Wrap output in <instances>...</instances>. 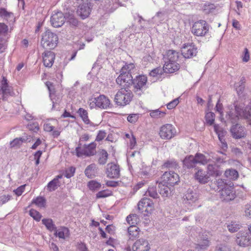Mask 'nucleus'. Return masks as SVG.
Listing matches in <instances>:
<instances>
[{
	"label": "nucleus",
	"mask_w": 251,
	"mask_h": 251,
	"mask_svg": "<svg viewBox=\"0 0 251 251\" xmlns=\"http://www.w3.org/2000/svg\"><path fill=\"white\" fill-rule=\"evenodd\" d=\"M163 60L164 65L162 68L166 74L173 73V50H168L164 55Z\"/></svg>",
	"instance_id": "12"
},
{
	"label": "nucleus",
	"mask_w": 251,
	"mask_h": 251,
	"mask_svg": "<svg viewBox=\"0 0 251 251\" xmlns=\"http://www.w3.org/2000/svg\"><path fill=\"white\" fill-rule=\"evenodd\" d=\"M245 214L248 218L251 219V203L245 205Z\"/></svg>",
	"instance_id": "58"
},
{
	"label": "nucleus",
	"mask_w": 251,
	"mask_h": 251,
	"mask_svg": "<svg viewBox=\"0 0 251 251\" xmlns=\"http://www.w3.org/2000/svg\"><path fill=\"white\" fill-rule=\"evenodd\" d=\"M152 205L153 203L150 199L144 198L138 202V209L141 212L144 211L148 212L149 208L151 210Z\"/></svg>",
	"instance_id": "21"
},
{
	"label": "nucleus",
	"mask_w": 251,
	"mask_h": 251,
	"mask_svg": "<svg viewBox=\"0 0 251 251\" xmlns=\"http://www.w3.org/2000/svg\"><path fill=\"white\" fill-rule=\"evenodd\" d=\"M96 144L92 142L89 145H85L83 148L77 147L75 149L76 155L78 157L83 156H90L94 155L96 152Z\"/></svg>",
	"instance_id": "8"
},
{
	"label": "nucleus",
	"mask_w": 251,
	"mask_h": 251,
	"mask_svg": "<svg viewBox=\"0 0 251 251\" xmlns=\"http://www.w3.org/2000/svg\"><path fill=\"white\" fill-rule=\"evenodd\" d=\"M220 193L221 199L227 202L233 200L236 197L234 188L232 186L225 185Z\"/></svg>",
	"instance_id": "9"
},
{
	"label": "nucleus",
	"mask_w": 251,
	"mask_h": 251,
	"mask_svg": "<svg viewBox=\"0 0 251 251\" xmlns=\"http://www.w3.org/2000/svg\"><path fill=\"white\" fill-rule=\"evenodd\" d=\"M98 168L95 163L88 165L84 171L85 176L89 178H92L95 177L98 173Z\"/></svg>",
	"instance_id": "27"
},
{
	"label": "nucleus",
	"mask_w": 251,
	"mask_h": 251,
	"mask_svg": "<svg viewBox=\"0 0 251 251\" xmlns=\"http://www.w3.org/2000/svg\"><path fill=\"white\" fill-rule=\"evenodd\" d=\"M77 113L81 117L83 122L86 124H89L90 123V121L88 118V112L87 110L82 108H79L77 111Z\"/></svg>",
	"instance_id": "37"
},
{
	"label": "nucleus",
	"mask_w": 251,
	"mask_h": 251,
	"mask_svg": "<svg viewBox=\"0 0 251 251\" xmlns=\"http://www.w3.org/2000/svg\"><path fill=\"white\" fill-rule=\"evenodd\" d=\"M215 110L216 112H218L220 114V119L221 122H223L224 120V112H223V106L222 103L220 102V100L219 99L216 103Z\"/></svg>",
	"instance_id": "43"
},
{
	"label": "nucleus",
	"mask_w": 251,
	"mask_h": 251,
	"mask_svg": "<svg viewBox=\"0 0 251 251\" xmlns=\"http://www.w3.org/2000/svg\"><path fill=\"white\" fill-rule=\"evenodd\" d=\"M77 248L79 251H88L86 245L84 243H78L77 245Z\"/></svg>",
	"instance_id": "62"
},
{
	"label": "nucleus",
	"mask_w": 251,
	"mask_h": 251,
	"mask_svg": "<svg viewBox=\"0 0 251 251\" xmlns=\"http://www.w3.org/2000/svg\"><path fill=\"white\" fill-rule=\"evenodd\" d=\"M77 3L79 4L77 9V14L79 15L81 19H85L87 18L91 11L92 8L91 5L88 2H83L81 3L84 0H76Z\"/></svg>",
	"instance_id": "10"
},
{
	"label": "nucleus",
	"mask_w": 251,
	"mask_h": 251,
	"mask_svg": "<svg viewBox=\"0 0 251 251\" xmlns=\"http://www.w3.org/2000/svg\"><path fill=\"white\" fill-rule=\"evenodd\" d=\"M250 59V54L247 48L244 49V55L242 57L243 62H247Z\"/></svg>",
	"instance_id": "63"
},
{
	"label": "nucleus",
	"mask_w": 251,
	"mask_h": 251,
	"mask_svg": "<svg viewBox=\"0 0 251 251\" xmlns=\"http://www.w3.org/2000/svg\"><path fill=\"white\" fill-rule=\"evenodd\" d=\"M42 222L50 231H54L57 228L51 219H43Z\"/></svg>",
	"instance_id": "36"
},
{
	"label": "nucleus",
	"mask_w": 251,
	"mask_h": 251,
	"mask_svg": "<svg viewBox=\"0 0 251 251\" xmlns=\"http://www.w3.org/2000/svg\"><path fill=\"white\" fill-rule=\"evenodd\" d=\"M163 70L160 67H157L152 69L149 73V75L152 77L155 80L161 78L162 75L164 74Z\"/></svg>",
	"instance_id": "31"
},
{
	"label": "nucleus",
	"mask_w": 251,
	"mask_h": 251,
	"mask_svg": "<svg viewBox=\"0 0 251 251\" xmlns=\"http://www.w3.org/2000/svg\"><path fill=\"white\" fill-rule=\"evenodd\" d=\"M171 171L165 172L161 177L162 181L159 183H163L168 185H172V178H173L172 174Z\"/></svg>",
	"instance_id": "35"
},
{
	"label": "nucleus",
	"mask_w": 251,
	"mask_h": 251,
	"mask_svg": "<svg viewBox=\"0 0 251 251\" xmlns=\"http://www.w3.org/2000/svg\"><path fill=\"white\" fill-rule=\"evenodd\" d=\"M223 170L220 165L214 163L207 166V175L210 176L218 177L222 175Z\"/></svg>",
	"instance_id": "15"
},
{
	"label": "nucleus",
	"mask_w": 251,
	"mask_h": 251,
	"mask_svg": "<svg viewBox=\"0 0 251 251\" xmlns=\"http://www.w3.org/2000/svg\"><path fill=\"white\" fill-rule=\"evenodd\" d=\"M209 246V240L204 239L199 243L196 244L195 248L200 251H204Z\"/></svg>",
	"instance_id": "41"
},
{
	"label": "nucleus",
	"mask_w": 251,
	"mask_h": 251,
	"mask_svg": "<svg viewBox=\"0 0 251 251\" xmlns=\"http://www.w3.org/2000/svg\"><path fill=\"white\" fill-rule=\"evenodd\" d=\"M60 186L59 181L56 179H52L50 181L47 186V189L50 192L55 191Z\"/></svg>",
	"instance_id": "40"
},
{
	"label": "nucleus",
	"mask_w": 251,
	"mask_h": 251,
	"mask_svg": "<svg viewBox=\"0 0 251 251\" xmlns=\"http://www.w3.org/2000/svg\"><path fill=\"white\" fill-rule=\"evenodd\" d=\"M207 110H206V113L205 115V119L206 123L209 126H212L214 125L215 119V115L212 112H207Z\"/></svg>",
	"instance_id": "38"
},
{
	"label": "nucleus",
	"mask_w": 251,
	"mask_h": 251,
	"mask_svg": "<svg viewBox=\"0 0 251 251\" xmlns=\"http://www.w3.org/2000/svg\"><path fill=\"white\" fill-rule=\"evenodd\" d=\"M234 88L238 96H241L245 89V84H240V83H235Z\"/></svg>",
	"instance_id": "53"
},
{
	"label": "nucleus",
	"mask_w": 251,
	"mask_h": 251,
	"mask_svg": "<svg viewBox=\"0 0 251 251\" xmlns=\"http://www.w3.org/2000/svg\"><path fill=\"white\" fill-rule=\"evenodd\" d=\"M13 16V14L12 13L7 11L4 8H0V17L8 20Z\"/></svg>",
	"instance_id": "48"
},
{
	"label": "nucleus",
	"mask_w": 251,
	"mask_h": 251,
	"mask_svg": "<svg viewBox=\"0 0 251 251\" xmlns=\"http://www.w3.org/2000/svg\"><path fill=\"white\" fill-rule=\"evenodd\" d=\"M148 78L145 75H139L133 79V91L138 96H141L147 89Z\"/></svg>",
	"instance_id": "4"
},
{
	"label": "nucleus",
	"mask_w": 251,
	"mask_h": 251,
	"mask_svg": "<svg viewBox=\"0 0 251 251\" xmlns=\"http://www.w3.org/2000/svg\"><path fill=\"white\" fill-rule=\"evenodd\" d=\"M106 174L108 177L111 178H117L120 176V168L119 166L114 163H109L107 165Z\"/></svg>",
	"instance_id": "18"
},
{
	"label": "nucleus",
	"mask_w": 251,
	"mask_h": 251,
	"mask_svg": "<svg viewBox=\"0 0 251 251\" xmlns=\"http://www.w3.org/2000/svg\"><path fill=\"white\" fill-rule=\"evenodd\" d=\"M54 235L59 237L60 239H65L66 237H68L70 235V231L68 228L62 226L57 229L54 231Z\"/></svg>",
	"instance_id": "30"
},
{
	"label": "nucleus",
	"mask_w": 251,
	"mask_h": 251,
	"mask_svg": "<svg viewBox=\"0 0 251 251\" xmlns=\"http://www.w3.org/2000/svg\"><path fill=\"white\" fill-rule=\"evenodd\" d=\"M1 87L0 89V98L3 100H6L9 96H11L12 92L11 88L8 85L7 79L5 77H3L1 83Z\"/></svg>",
	"instance_id": "17"
},
{
	"label": "nucleus",
	"mask_w": 251,
	"mask_h": 251,
	"mask_svg": "<svg viewBox=\"0 0 251 251\" xmlns=\"http://www.w3.org/2000/svg\"><path fill=\"white\" fill-rule=\"evenodd\" d=\"M230 132L235 139H242L246 136L245 127L238 124L233 125L230 127Z\"/></svg>",
	"instance_id": "13"
},
{
	"label": "nucleus",
	"mask_w": 251,
	"mask_h": 251,
	"mask_svg": "<svg viewBox=\"0 0 251 251\" xmlns=\"http://www.w3.org/2000/svg\"><path fill=\"white\" fill-rule=\"evenodd\" d=\"M146 196H149L153 199H157L159 198L156 190V187L152 186L148 188V191L146 193Z\"/></svg>",
	"instance_id": "45"
},
{
	"label": "nucleus",
	"mask_w": 251,
	"mask_h": 251,
	"mask_svg": "<svg viewBox=\"0 0 251 251\" xmlns=\"http://www.w3.org/2000/svg\"><path fill=\"white\" fill-rule=\"evenodd\" d=\"M193 156L195 159L196 160L197 164L204 165L210 161V159H207L206 157L201 153L197 152Z\"/></svg>",
	"instance_id": "32"
},
{
	"label": "nucleus",
	"mask_w": 251,
	"mask_h": 251,
	"mask_svg": "<svg viewBox=\"0 0 251 251\" xmlns=\"http://www.w3.org/2000/svg\"><path fill=\"white\" fill-rule=\"evenodd\" d=\"M88 186L90 190L95 191L100 188L101 184L96 180H91L88 182Z\"/></svg>",
	"instance_id": "46"
},
{
	"label": "nucleus",
	"mask_w": 251,
	"mask_h": 251,
	"mask_svg": "<svg viewBox=\"0 0 251 251\" xmlns=\"http://www.w3.org/2000/svg\"><path fill=\"white\" fill-rule=\"evenodd\" d=\"M240 226L239 224H235L232 223L230 225L228 226V230L231 232L237 231L240 228Z\"/></svg>",
	"instance_id": "56"
},
{
	"label": "nucleus",
	"mask_w": 251,
	"mask_h": 251,
	"mask_svg": "<svg viewBox=\"0 0 251 251\" xmlns=\"http://www.w3.org/2000/svg\"><path fill=\"white\" fill-rule=\"evenodd\" d=\"M111 195V193L107 190H102L96 194L97 199L104 198Z\"/></svg>",
	"instance_id": "54"
},
{
	"label": "nucleus",
	"mask_w": 251,
	"mask_h": 251,
	"mask_svg": "<svg viewBox=\"0 0 251 251\" xmlns=\"http://www.w3.org/2000/svg\"><path fill=\"white\" fill-rule=\"evenodd\" d=\"M176 57H177V59L179 57L178 52L174 50V73L178 71L180 68L179 63L177 62L178 61L177 59L175 60Z\"/></svg>",
	"instance_id": "50"
},
{
	"label": "nucleus",
	"mask_w": 251,
	"mask_h": 251,
	"mask_svg": "<svg viewBox=\"0 0 251 251\" xmlns=\"http://www.w3.org/2000/svg\"><path fill=\"white\" fill-rule=\"evenodd\" d=\"M88 104L91 108L98 107L105 109L109 107L110 104L109 99L104 95H100L98 97L93 96L89 99Z\"/></svg>",
	"instance_id": "5"
},
{
	"label": "nucleus",
	"mask_w": 251,
	"mask_h": 251,
	"mask_svg": "<svg viewBox=\"0 0 251 251\" xmlns=\"http://www.w3.org/2000/svg\"><path fill=\"white\" fill-rule=\"evenodd\" d=\"M8 30L7 25L4 23H0V34L7 33Z\"/></svg>",
	"instance_id": "61"
},
{
	"label": "nucleus",
	"mask_w": 251,
	"mask_h": 251,
	"mask_svg": "<svg viewBox=\"0 0 251 251\" xmlns=\"http://www.w3.org/2000/svg\"><path fill=\"white\" fill-rule=\"evenodd\" d=\"M182 58H190L196 55L197 48L193 42L186 43L182 45L181 48Z\"/></svg>",
	"instance_id": "7"
},
{
	"label": "nucleus",
	"mask_w": 251,
	"mask_h": 251,
	"mask_svg": "<svg viewBox=\"0 0 251 251\" xmlns=\"http://www.w3.org/2000/svg\"><path fill=\"white\" fill-rule=\"evenodd\" d=\"M225 176L231 180H235L239 177V173L235 169H229L225 172Z\"/></svg>",
	"instance_id": "34"
},
{
	"label": "nucleus",
	"mask_w": 251,
	"mask_h": 251,
	"mask_svg": "<svg viewBox=\"0 0 251 251\" xmlns=\"http://www.w3.org/2000/svg\"><path fill=\"white\" fill-rule=\"evenodd\" d=\"M11 198V196L9 195H2L0 196V206L8 201Z\"/></svg>",
	"instance_id": "59"
},
{
	"label": "nucleus",
	"mask_w": 251,
	"mask_h": 251,
	"mask_svg": "<svg viewBox=\"0 0 251 251\" xmlns=\"http://www.w3.org/2000/svg\"><path fill=\"white\" fill-rule=\"evenodd\" d=\"M27 128L29 130L37 132L39 129V125L37 122L30 123L27 125Z\"/></svg>",
	"instance_id": "55"
},
{
	"label": "nucleus",
	"mask_w": 251,
	"mask_h": 251,
	"mask_svg": "<svg viewBox=\"0 0 251 251\" xmlns=\"http://www.w3.org/2000/svg\"><path fill=\"white\" fill-rule=\"evenodd\" d=\"M234 111L238 117L241 116L242 114L245 117V114L247 115L248 114V112L243 110V108L240 105L237 104L234 106Z\"/></svg>",
	"instance_id": "51"
},
{
	"label": "nucleus",
	"mask_w": 251,
	"mask_h": 251,
	"mask_svg": "<svg viewBox=\"0 0 251 251\" xmlns=\"http://www.w3.org/2000/svg\"><path fill=\"white\" fill-rule=\"evenodd\" d=\"M209 26L204 20H200L194 23L191 28L192 33L197 36H204L208 32Z\"/></svg>",
	"instance_id": "6"
},
{
	"label": "nucleus",
	"mask_w": 251,
	"mask_h": 251,
	"mask_svg": "<svg viewBox=\"0 0 251 251\" xmlns=\"http://www.w3.org/2000/svg\"><path fill=\"white\" fill-rule=\"evenodd\" d=\"M126 220L130 226H132V225L135 226L139 222V218L135 214L129 215Z\"/></svg>",
	"instance_id": "42"
},
{
	"label": "nucleus",
	"mask_w": 251,
	"mask_h": 251,
	"mask_svg": "<svg viewBox=\"0 0 251 251\" xmlns=\"http://www.w3.org/2000/svg\"><path fill=\"white\" fill-rule=\"evenodd\" d=\"M138 117L137 114H132L127 117V121L131 123H135L138 120Z\"/></svg>",
	"instance_id": "60"
},
{
	"label": "nucleus",
	"mask_w": 251,
	"mask_h": 251,
	"mask_svg": "<svg viewBox=\"0 0 251 251\" xmlns=\"http://www.w3.org/2000/svg\"><path fill=\"white\" fill-rule=\"evenodd\" d=\"M165 114V112L161 111L159 109L152 110L150 112V116L152 118L157 119L164 117Z\"/></svg>",
	"instance_id": "47"
},
{
	"label": "nucleus",
	"mask_w": 251,
	"mask_h": 251,
	"mask_svg": "<svg viewBox=\"0 0 251 251\" xmlns=\"http://www.w3.org/2000/svg\"><path fill=\"white\" fill-rule=\"evenodd\" d=\"M58 40V36L56 34L47 30L43 34L41 44L45 49L52 50L56 47Z\"/></svg>",
	"instance_id": "2"
},
{
	"label": "nucleus",
	"mask_w": 251,
	"mask_h": 251,
	"mask_svg": "<svg viewBox=\"0 0 251 251\" xmlns=\"http://www.w3.org/2000/svg\"><path fill=\"white\" fill-rule=\"evenodd\" d=\"M65 17L61 12H55L50 18L51 25L54 27H61L65 22Z\"/></svg>",
	"instance_id": "14"
},
{
	"label": "nucleus",
	"mask_w": 251,
	"mask_h": 251,
	"mask_svg": "<svg viewBox=\"0 0 251 251\" xmlns=\"http://www.w3.org/2000/svg\"><path fill=\"white\" fill-rule=\"evenodd\" d=\"M56 123V120H53L46 122L44 125V130L46 132H52L51 135L54 138L59 136L60 133L58 130L54 129V125Z\"/></svg>",
	"instance_id": "19"
},
{
	"label": "nucleus",
	"mask_w": 251,
	"mask_h": 251,
	"mask_svg": "<svg viewBox=\"0 0 251 251\" xmlns=\"http://www.w3.org/2000/svg\"><path fill=\"white\" fill-rule=\"evenodd\" d=\"M183 167L185 169H191L195 168L197 165L196 160L195 159L193 155H187L184 158L183 161Z\"/></svg>",
	"instance_id": "26"
},
{
	"label": "nucleus",
	"mask_w": 251,
	"mask_h": 251,
	"mask_svg": "<svg viewBox=\"0 0 251 251\" xmlns=\"http://www.w3.org/2000/svg\"><path fill=\"white\" fill-rule=\"evenodd\" d=\"M132 93L128 89L122 88L116 93L114 101L119 106H125L128 104L132 99Z\"/></svg>",
	"instance_id": "3"
},
{
	"label": "nucleus",
	"mask_w": 251,
	"mask_h": 251,
	"mask_svg": "<svg viewBox=\"0 0 251 251\" xmlns=\"http://www.w3.org/2000/svg\"><path fill=\"white\" fill-rule=\"evenodd\" d=\"M150 249L148 241L143 238L136 240L132 246L133 251H149Z\"/></svg>",
	"instance_id": "16"
},
{
	"label": "nucleus",
	"mask_w": 251,
	"mask_h": 251,
	"mask_svg": "<svg viewBox=\"0 0 251 251\" xmlns=\"http://www.w3.org/2000/svg\"><path fill=\"white\" fill-rule=\"evenodd\" d=\"M239 119V117L234 112L233 109H229L226 112L225 119L224 118L223 122L230 123L234 125L237 124Z\"/></svg>",
	"instance_id": "25"
},
{
	"label": "nucleus",
	"mask_w": 251,
	"mask_h": 251,
	"mask_svg": "<svg viewBox=\"0 0 251 251\" xmlns=\"http://www.w3.org/2000/svg\"><path fill=\"white\" fill-rule=\"evenodd\" d=\"M25 189V185H22L20 187H19L17 189L15 190L14 192H15V194L17 195L18 196H20L22 195Z\"/></svg>",
	"instance_id": "64"
},
{
	"label": "nucleus",
	"mask_w": 251,
	"mask_h": 251,
	"mask_svg": "<svg viewBox=\"0 0 251 251\" xmlns=\"http://www.w3.org/2000/svg\"><path fill=\"white\" fill-rule=\"evenodd\" d=\"M236 242L237 244L243 247L251 245V235L245 231H240L237 234Z\"/></svg>",
	"instance_id": "11"
},
{
	"label": "nucleus",
	"mask_w": 251,
	"mask_h": 251,
	"mask_svg": "<svg viewBox=\"0 0 251 251\" xmlns=\"http://www.w3.org/2000/svg\"><path fill=\"white\" fill-rule=\"evenodd\" d=\"M29 215L31 217H32L35 220H36V221H40L41 219V217H42V215L40 214V213L36 211V210H34V209H31L30 211H29Z\"/></svg>",
	"instance_id": "49"
},
{
	"label": "nucleus",
	"mask_w": 251,
	"mask_h": 251,
	"mask_svg": "<svg viewBox=\"0 0 251 251\" xmlns=\"http://www.w3.org/2000/svg\"><path fill=\"white\" fill-rule=\"evenodd\" d=\"M55 59L54 53L51 51H46L43 53V60L45 66L50 68Z\"/></svg>",
	"instance_id": "22"
},
{
	"label": "nucleus",
	"mask_w": 251,
	"mask_h": 251,
	"mask_svg": "<svg viewBox=\"0 0 251 251\" xmlns=\"http://www.w3.org/2000/svg\"><path fill=\"white\" fill-rule=\"evenodd\" d=\"M32 203L39 207H44L46 204V200L42 197H38L32 200Z\"/></svg>",
	"instance_id": "44"
},
{
	"label": "nucleus",
	"mask_w": 251,
	"mask_h": 251,
	"mask_svg": "<svg viewBox=\"0 0 251 251\" xmlns=\"http://www.w3.org/2000/svg\"><path fill=\"white\" fill-rule=\"evenodd\" d=\"M75 171V167H69V168L66 170L64 175L66 177L68 178H71L74 175Z\"/></svg>",
	"instance_id": "52"
},
{
	"label": "nucleus",
	"mask_w": 251,
	"mask_h": 251,
	"mask_svg": "<svg viewBox=\"0 0 251 251\" xmlns=\"http://www.w3.org/2000/svg\"><path fill=\"white\" fill-rule=\"evenodd\" d=\"M183 202L185 204L192 205L198 200V195L191 190H188L183 197Z\"/></svg>",
	"instance_id": "20"
},
{
	"label": "nucleus",
	"mask_w": 251,
	"mask_h": 251,
	"mask_svg": "<svg viewBox=\"0 0 251 251\" xmlns=\"http://www.w3.org/2000/svg\"><path fill=\"white\" fill-rule=\"evenodd\" d=\"M201 8L204 14H209L214 12L216 6L213 3L206 2L202 4Z\"/></svg>",
	"instance_id": "33"
},
{
	"label": "nucleus",
	"mask_w": 251,
	"mask_h": 251,
	"mask_svg": "<svg viewBox=\"0 0 251 251\" xmlns=\"http://www.w3.org/2000/svg\"><path fill=\"white\" fill-rule=\"evenodd\" d=\"M134 68V65L130 63L124 66L121 70V74L116 79L117 83L122 87L127 89L132 84L133 78L131 71Z\"/></svg>",
	"instance_id": "1"
},
{
	"label": "nucleus",
	"mask_w": 251,
	"mask_h": 251,
	"mask_svg": "<svg viewBox=\"0 0 251 251\" xmlns=\"http://www.w3.org/2000/svg\"><path fill=\"white\" fill-rule=\"evenodd\" d=\"M24 140V139H23L22 138L14 139L12 141L10 142L11 147H15L18 146L23 142Z\"/></svg>",
	"instance_id": "57"
},
{
	"label": "nucleus",
	"mask_w": 251,
	"mask_h": 251,
	"mask_svg": "<svg viewBox=\"0 0 251 251\" xmlns=\"http://www.w3.org/2000/svg\"><path fill=\"white\" fill-rule=\"evenodd\" d=\"M108 153L104 150H102L99 154V157L98 159V163L100 165H104L106 163L108 158Z\"/></svg>",
	"instance_id": "39"
},
{
	"label": "nucleus",
	"mask_w": 251,
	"mask_h": 251,
	"mask_svg": "<svg viewBox=\"0 0 251 251\" xmlns=\"http://www.w3.org/2000/svg\"><path fill=\"white\" fill-rule=\"evenodd\" d=\"M140 228L136 226H130L128 228V236L130 240H133L139 237Z\"/></svg>",
	"instance_id": "29"
},
{
	"label": "nucleus",
	"mask_w": 251,
	"mask_h": 251,
	"mask_svg": "<svg viewBox=\"0 0 251 251\" xmlns=\"http://www.w3.org/2000/svg\"><path fill=\"white\" fill-rule=\"evenodd\" d=\"M172 185H168L163 183H159L158 187L160 195L163 197H168L171 194Z\"/></svg>",
	"instance_id": "28"
},
{
	"label": "nucleus",
	"mask_w": 251,
	"mask_h": 251,
	"mask_svg": "<svg viewBox=\"0 0 251 251\" xmlns=\"http://www.w3.org/2000/svg\"><path fill=\"white\" fill-rule=\"evenodd\" d=\"M159 134L162 139H170L173 137V126L171 124H167L161 127Z\"/></svg>",
	"instance_id": "23"
},
{
	"label": "nucleus",
	"mask_w": 251,
	"mask_h": 251,
	"mask_svg": "<svg viewBox=\"0 0 251 251\" xmlns=\"http://www.w3.org/2000/svg\"><path fill=\"white\" fill-rule=\"evenodd\" d=\"M194 177L201 184H205L209 181V176L201 169H199L195 174Z\"/></svg>",
	"instance_id": "24"
}]
</instances>
